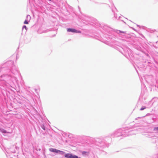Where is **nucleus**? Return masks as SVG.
<instances>
[{"instance_id": "0eeeda50", "label": "nucleus", "mask_w": 158, "mask_h": 158, "mask_svg": "<svg viewBox=\"0 0 158 158\" xmlns=\"http://www.w3.org/2000/svg\"><path fill=\"white\" fill-rule=\"evenodd\" d=\"M146 108V107H145V106H143V107H142V108H141L140 109V110H144V109H145Z\"/></svg>"}, {"instance_id": "9d476101", "label": "nucleus", "mask_w": 158, "mask_h": 158, "mask_svg": "<svg viewBox=\"0 0 158 158\" xmlns=\"http://www.w3.org/2000/svg\"><path fill=\"white\" fill-rule=\"evenodd\" d=\"M155 129H156V130H158V127L155 128Z\"/></svg>"}, {"instance_id": "1a4fd4ad", "label": "nucleus", "mask_w": 158, "mask_h": 158, "mask_svg": "<svg viewBox=\"0 0 158 158\" xmlns=\"http://www.w3.org/2000/svg\"><path fill=\"white\" fill-rule=\"evenodd\" d=\"M119 31V33H125V32L123 31Z\"/></svg>"}, {"instance_id": "7ed1b4c3", "label": "nucleus", "mask_w": 158, "mask_h": 158, "mask_svg": "<svg viewBox=\"0 0 158 158\" xmlns=\"http://www.w3.org/2000/svg\"><path fill=\"white\" fill-rule=\"evenodd\" d=\"M72 154L70 153H67L64 155V156L66 158H71Z\"/></svg>"}, {"instance_id": "f03ea898", "label": "nucleus", "mask_w": 158, "mask_h": 158, "mask_svg": "<svg viewBox=\"0 0 158 158\" xmlns=\"http://www.w3.org/2000/svg\"><path fill=\"white\" fill-rule=\"evenodd\" d=\"M67 31L68 32H72L76 33H81V31H80L77 30L73 28H68L67 29Z\"/></svg>"}, {"instance_id": "20e7f679", "label": "nucleus", "mask_w": 158, "mask_h": 158, "mask_svg": "<svg viewBox=\"0 0 158 158\" xmlns=\"http://www.w3.org/2000/svg\"><path fill=\"white\" fill-rule=\"evenodd\" d=\"M89 154V152H87L83 151L82 152V155L84 156L88 155Z\"/></svg>"}, {"instance_id": "9b49d317", "label": "nucleus", "mask_w": 158, "mask_h": 158, "mask_svg": "<svg viewBox=\"0 0 158 158\" xmlns=\"http://www.w3.org/2000/svg\"><path fill=\"white\" fill-rule=\"evenodd\" d=\"M43 128V129H44V130H45L44 128Z\"/></svg>"}, {"instance_id": "39448f33", "label": "nucleus", "mask_w": 158, "mask_h": 158, "mask_svg": "<svg viewBox=\"0 0 158 158\" xmlns=\"http://www.w3.org/2000/svg\"><path fill=\"white\" fill-rule=\"evenodd\" d=\"M71 158H78V157L77 156L72 155Z\"/></svg>"}, {"instance_id": "423d86ee", "label": "nucleus", "mask_w": 158, "mask_h": 158, "mask_svg": "<svg viewBox=\"0 0 158 158\" xmlns=\"http://www.w3.org/2000/svg\"><path fill=\"white\" fill-rule=\"evenodd\" d=\"M25 29V31L27 30V27L26 26H24L23 27V30L24 29Z\"/></svg>"}, {"instance_id": "f257e3e1", "label": "nucleus", "mask_w": 158, "mask_h": 158, "mask_svg": "<svg viewBox=\"0 0 158 158\" xmlns=\"http://www.w3.org/2000/svg\"><path fill=\"white\" fill-rule=\"evenodd\" d=\"M49 150L51 152L57 153H59L60 154H63L64 153V152L57 150L56 149L50 148Z\"/></svg>"}, {"instance_id": "6e6552de", "label": "nucleus", "mask_w": 158, "mask_h": 158, "mask_svg": "<svg viewBox=\"0 0 158 158\" xmlns=\"http://www.w3.org/2000/svg\"><path fill=\"white\" fill-rule=\"evenodd\" d=\"M24 23L25 24H28V22H27V20H25L24 22Z\"/></svg>"}]
</instances>
